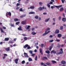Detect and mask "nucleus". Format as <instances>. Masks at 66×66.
Wrapping results in <instances>:
<instances>
[{
	"label": "nucleus",
	"mask_w": 66,
	"mask_h": 66,
	"mask_svg": "<svg viewBox=\"0 0 66 66\" xmlns=\"http://www.w3.org/2000/svg\"><path fill=\"white\" fill-rule=\"evenodd\" d=\"M28 46H29V45H28V44H26L23 46V48H26L27 47V49H30V47Z\"/></svg>",
	"instance_id": "nucleus-1"
},
{
	"label": "nucleus",
	"mask_w": 66,
	"mask_h": 66,
	"mask_svg": "<svg viewBox=\"0 0 66 66\" xmlns=\"http://www.w3.org/2000/svg\"><path fill=\"white\" fill-rule=\"evenodd\" d=\"M47 31H45V33L43 34V36H45V35H47V34H48V33H49L50 32V31L49 30V31H48L47 32Z\"/></svg>",
	"instance_id": "nucleus-2"
},
{
	"label": "nucleus",
	"mask_w": 66,
	"mask_h": 66,
	"mask_svg": "<svg viewBox=\"0 0 66 66\" xmlns=\"http://www.w3.org/2000/svg\"><path fill=\"white\" fill-rule=\"evenodd\" d=\"M38 9L39 11H41L43 10V9H45V7H43L42 8L40 7L38 8Z\"/></svg>",
	"instance_id": "nucleus-3"
},
{
	"label": "nucleus",
	"mask_w": 66,
	"mask_h": 66,
	"mask_svg": "<svg viewBox=\"0 0 66 66\" xmlns=\"http://www.w3.org/2000/svg\"><path fill=\"white\" fill-rule=\"evenodd\" d=\"M12 14H11V13L10 12H7V13H6V16H7L8 15H9L10 16H11V15Z\"/></svg>",
	"instance_id": "nucleus-4"
},
{
	"label": "nucleus",
	"mask_w": 66,
	"mask_h": 66,
	"mask_svg": "<svg viewBox=\"0 0 66 66\" xmlns=\"http://www.w3.org/2000/svg\"><path fill=\"white\" fill-rule=\"evenodd\" d=\"M5 50L6 51H10V47H9L7 48H5Z\"/></svg>",
	"instance_id": "nucleus-5"
},
{
	"label": "nucleus",
	"mask_w": 66,
	"mask_h": 66,
	"mask_svg": "<svg viewBox=\"0 0 66 66\" xmlns=\"http://www.w3.org/2000/svg\"><path fill=\"white\" fill-rule=\"evenodd\" d=\"M26 22L27 20H25V21H22L21 22V23L22 24H26Z\"/></svg>",
	"instance_id": "nucleus-6"
},
{
	"label": "nucleus",
	"mask_w": 66,
	"mask_h": 66,
	"mask_svg": "<svg viewBox=\"0 0 66 66\" xmlns=\"http://www.w3.org/2000/svg\"><path fill=\"white\" fill-rule=\"evenodd\" d=\"M24 54L25 57H29V56H28V54L27 53H24Z\"/></svg>",
	"instance_id": "nucleus-7"
},
{
	"label": "nucleus",
	"mask_w": 66,
	"mask_h": 66,
	"mask_svg": "<svg viewBox=\"0 0 66 66\" xmlns=\"http://www.w3.org/2000/svg\"><path fill=\"white\" fill-rule=\"evenodd\" d=\"M60 51H60L59 53H60V54H63V49L62 48H61L60 49Z\"/></svg>",
	"instance_id": "nucleus-8"
},
{
	"label": "nucleus",
	"mask_w": 66,
	"mask_h": 66,
	"mask_svg": "<svg viewBox=\"0 0 66 66\" xmlns=\"http://www.w3.org/2000/svg\"><path fill=\"white\" fill-rule=\"evenodd\" d=\"M55 6L58 9H59V7H61L62 6V5H60L59 6Z\"/></svg>",
	"instance_id": "nucleus-9"
},
{
	"label": "nucleus",
	"mask_w": 66,
	"mask_h": 66,
	"mask_svg": "<svg viewBox=\"0 0 66 66\" xmlns=\"http://www.w3.org/2000/svg\"><path fill=\"white\" fill-rule=\"evenodd\" d=\"M45 64L47 65H49V66H51V64L50 62H47L45 63Z\"/></svg>",
	"instance_id": "nucleus-10"
},
{
	"label": "nucleus",
	"mask_w": 66,
	"mask_h": 66,
	"mask_svg": "<svg viewBox=\"0 0 66 66\" xmlns=\"http://www.w3.org/2000/svg\"><path fill=\"white\" fill-rule=\"evenodd\" d=\"M15 63L16 64H18V59H16L15 60Z\"/></svg>",
	"instance_id": "nucleus-11"
},
{
	"label": "nucleus",
	"mask_w": 66,
	"mask_h": 66,
	"mask_svg": "<svg viewBox=\"0 0 66 66\" xmlns=\"http://www.w3.org/2000/svg\"><path fill=\"white\" fill-rule=\"evenodd\" d=\"M59 32L60 31L58 29H56L55 31V33L56 34H58V33H59Z\"/></svg>",
	"instance_id": "nucleus-12"
},
{
	"label": "nucleus",
	"mask_w": 66,
	"mask_h": 66,
	"mask_svg": "<svg viewBox=\"0 0 66 66\" xmlns=\"http://www.w3.org/2000/svg\"><path fill=\"white\" fill-rule=\"evenodd\" d=\"M56 51H55L54 50H52L51 52V53H54V54H55V53H56Z\"/></svg>",
	"instance_id": "nucleus-13"
},
{
	"label": "nucleus",
	"mask_w": 66,
	"mask_h": 66,
	"mask_svg": "<svg viewBox=\"0 0 66 66\" xmlns=\"http://www.w3.org/2000/svg\"><path fill=\"white\" fill-rule=\"evenodd\" d=\"M39 51H40V53H41V54L42 55L43 53V50H42V49L40 48L39 49Z\"/></svg>",
	"instance_id": "nucleus-14"
},
{
	"label": "nucleus",
	"mask_w": 66,
	"mask_h": 66,
	"mask_svg": "<svg viewBox=\"0 0 66 66\" xmlns=\"http://www.w3.org/2000/svg\"><path fill=\"white\" fill-rule=\"evenodd\" d=\"M26 16V15L25 14L22 15L20 16V18H23V17H25Z\"/></svg>",
	"instance_id": "nucleus-15"
},
{
	"label": "nucleus",
	"mask_w": 66,
	"mask_h": 66,
	"mask_svg": "<svg viewBox=\"0 0 66 66\" xmlns=\"http://www.w3.org/2000/svg\"><path fill=\"white\" fill-rule=\"evenodd\" d=\"M10 38H5V41H8L9 40Z\"/></svg>",
	"instance_id": "nucleus-16"
},
{
	"label": "nucleus",
	"mask_w": 66,
	"mask_h": 66,
	"mask_svg": "<svg viewBox=\"0 0 66 66\" xmlns=\"http://www.w3.org/2000/svg\"><path fill=\"white\" fill-rule=\"evenodd\" d=\"M18 30H20V31H22V30L21 29V26H20L18 28Z\"/></svg>",
	"instance_id": "nucleus-17"
},
{
	"label": "nucleus",
	"mask_w": 66,
	"mask_h": 66,
	"mask_svg": "<svg viewBox=\"0 0 66 66\" xmlns=\"http://www.w3.org/2000/svg\"><path fill=\"white\" fill-rule=\"evenodd\" d=\"M62 20L63 22H65V21H66V19L65 18H63L62 19Z\"/></svg>",
	"instance_id": "nucleus-18"
},
{
	"label": "nucleus",
	"mask_w": 66,
	"mask_h": 66,
	"mask_svg": "<svg viewBox=\"0 0 66 66\" xmlns=\"http://www.w3.org/2000/svg\"><path fill=\"white\" fill-rule=\"evenodd\" d=\"M61 63L62 64H66V62L64 61H62Z\"/></svg>",
	"instance_id": "nucleus-19"
},
{
	"label": "nucleus",
	"mask_w": 66,
	"mask_h": 66,
	"mask_svg": "<svg viewBox=\"0 0 66 66\" xmlns=\"http://www.w3.org/2000/svg\"><path fill=\"white\" fill-rule=\"evenodd\" d=\"M34 8H35V7L34 6H31L30 7V9H34Z\"/></svg>",
	"instance_id": "nucleus-20"
},
{
	"label": "nucleus",
	"mask_w": 66,
	"mask_h": 66,
	"mask_svg": "<svg viewBox=\"0 0 66 66\" xmlns=\"http://www.w3.org/2000/svg\"><path fill=\"white\" fill-rule=\"evenodd\" d=\"M61 36H62V35L61 34H59L57 35V37H59V38H60Z\"/></svg>",
	"instance_id": "nucleus-21"
},
{
	"label": "nucleus",
	"mask_w": 66,
	"mask_h": 66,
	"mask_svg": "<svg viewBox=\"0 0 66 66\" xmlns=\"http://www.w3.org/2000/svg\"><path fill=\"white\" fill-rule=\"evenodd\" d=\"M64 10V9L63 7H61L60 8V12H62Z\"/></svg>",
	"instance_id": "nucleus-22"
},
{
	"label": "nucleus",
	"mask_w": 66,
	"mask_h": 66,
	"mask_svg": "<svg viewBox=\"0 0 66 66\" xmlns=\"http://www.w3.org/2000/svg\"><path fill=\"white\" fill-rule=\"evenodd\" d=\"M0 30L1 31V32H2V33H4V31H3V29L1 28H0Z\"/></svg>",
	"instance_id": "nucleus-23"
},
{
	"label": "nucleus",
	"mask_w": 66,
	"mask_h": 66,
	"mask_svg": "<svg viewBox=\"0 0 66 66\" xmlns=\"http://www.w3.org/2000/svg\"><path fill=\"white\" fill-rule=\"evenodd\" d=\"M52 64H54V63H56V62L54 60H52Z\"/></svg>",
	"instance_id": "nucleus-24"
},
{
	"label": "nucleus",
	"mask_w": 66,
	"mask_h": 66,
	"mask_svg": "<svg viewBox=\"0 0 66 66\" xmlns=\"http://www.w3.org/2000/svg\"><path fill=\"white\" fill-rule=\"evenodd\" d=\"M33 35H35L36 34V33H35L34 32V31L32 32L31 33Z\"/></svg>",
	"instance_id": "nucleus-25"
},
{
	"label": "nucleus",
	"mask_w": 66,
	"mask_h": 66,
	"mask_svg": "<svg viewBox=\"0 0 66 66\" xmlns=\"http://www.w3.org/2000/svg\"><path fill=\"white\" fill-rule=\"evenodd\" d=\"M53 47V46H51L49 48V50L50 51H51V49H52Z\"/></svg>",
	"instance_id": "nucleus-26"
},
{
	"label": "nucleus",
	"mask_w": 66,
	"mask_h": 66,
	"mask_svg": "<svg viewBox=\"0 0 66 66\" xmlns=\"http://www.w3.org/2000/svg\"><path fill=\"white\" fill-rule=\"evenodd\" d=\"M35 14V12H31L29 13V14Z\"/></svg>",
	"instance_id": "nucleus-27"
},
{
	"label": "nucleus",
	"mask_w": 66,
	"mask_h": 66,
	"mask_svg": "<svg viewBox=\"0 0 66 66\" xmlns=\"http://www.w3.org/2000/svg\"><path fill=\"white\" fill-rule=\"evenodd\" d=\"M46 53H48V54H49V53H50V51L48 50H47L46 51Z\"/></svg>",
	"instance_id": "nucleus-28"
},
{
	"label": "nucleus",
	"mask_w": 66,
	"mask_h": 66,
	"mask_svg": "<svg viewBox=\"0 0 66 66\" xmlns=\"http://www.w3.org/2000/svg\"><path fill=\"white\" fill-rule=\"evenodd\" d=\"M50 18H48L47 19H46L45 21V22H48L49 20H50Z\"/></svg>",
	"instance_id": "nucleus-29"
},
{
	"label": "nucleus",
	"mask_w": 66,
	"mask_h": 66,
	"mask_svg": "<svg viewBox=\"0 0 66 66\" xmlns=\"http://www.w3.org/2000/svg\"><path fill=\"white\" fill-rule=\"evenodd\" d=\"M14 20L15 21H18V19L16 18H15L14 19Z\"/></svg>",
	"instance_id": "nucleus-30"
},
{
	"label": "nucleus",
	"mask_w": 66,
	"mask_h": 66,
	"mask_svg": "<svg viewBox=\"0 0 66 66\" xmlns=\"http://www.w3.org/2000/svg\"><path fill=\"white\" fill-rule=\"evenodd\" d=\"M21 63L22 64H24L25 63V61L24 60H23L21 62Z\"/></svg>",
	"instance_id": "nucleus-31"
},
{
	"label": "nucleus",
	"mask_w": 66,
	"mask_h": 66,
	"mask_svg": "<svg viewBox=\"0 0 66 66\" xmlns=\"http://www.w3.org/2000/svg\"><path fill=\"white\" fill-rule=\"evenodd\" d=\"M29 61H32V59L30 58L28 59Z\"/></svg>",
	"instance_id": "nucleus-32"
},
{
	"label": "nucleus",
	"mask_w": 66,
	"mask_h": 66,
	"mask_svg": "<svg viewBox=\"0 0 66 66\" xmlns=\"http://www.w3.org/2000/svg\"><path fill=\"white\" fill-rule=\"evenodd\" d=\"M19 11L20 12H23V10H22V8H21L19 9Z\"/></svg>",
	"instance_id": "nucleus-33"
},
{
	"label": "nucleus",
	"mask_w": 66,
	"mask_h": 66,
	"mask_svg": "<svg viewBox=\"0 0 66 66\" xmlns=\"http://www.w3.org/2000/svg\"><path fill=\"white\" fill-rule=\"evenodd\" d=\"M44 44H41L40 45V47L42 48H43V47H44Z\"/></svg>",
	"instance_id": "nucleus-34"
},
{
	"label": "nucleus",
	"mask_w": 66,
	"mask_h": 66,
	"mask_svg": "<svg viewBox=\"0 0 66 66\" xmlns=\"http://www.w3.org/2000/svg\"><path fill=\"white\" fill-rule=\"evenodd\" d=\"M53 41H54V40H53V39H52L50 40L49 42L50 43H52V42H53Z\"/></svg>",
	"instance_id": "nucleus-35"
},
{
	"label": "nucleus",
	"mask_w": 66,
	"mask_h": 66,
	"mask_svg": "<svg viewBox=\"0 0 66 66\" xmlns=\"http://www.w3.org/2000/svg\"><path fill=\"white\" fill-rule=\"evenodd\" d=\"M35 19H38V17L37 16H35Z\"/></svg>",
	"instance_id": "nucleus-36"
},
{
	"label": "nucleus",
	"mask_w": 66,
	"mask_h": 66,
	"mask_svg": "<svg viewBox=\"0 0 66 66\" xmlns=\"http://www.w3.org/2000/svg\"><path fill=\"white\" fill-rule=\"evenodd\" d=\"M35 61H37V56H36L35 57Z\"/></svg>",
	"instance_id": "nucleus-37"
},
{
	"label": "nucleus",
	"mask_w": 66,
	"mask_h": 66,
	"mask_svg": "<svg viewBox=\"0 0 66 66\" xmlns=\"http://www.w3.org/2000/svg\"><path fill=\"white\" fill-rule=\"evenodd\" d=\"M61 1L63 3H64L65 1V0H61Z\"/></svg>",
	"instance_id": "nucleus-38"
},
{
	"label": "nucleus",
	"mask_w": 66,
	"mask_h": 66,
	"mask_svg": "<svg viewBox=\"0 0 66 66\" xmlns=\"http://www.w3.org/2000/svg\"><path fill=\"white\" fill-rule=\"evenodd\" d=\"M63 26H61L60 27V30H63Z\"/></svg>",
	"instance_id": "nucleus-39"
},
{
	"label": "nucleus",
	"mask_w": 66,
	"mask_h": 66,
	"mask_svg": "<svg viewBox=\"0 0 66 66\" xmlns=\"http://www.w3.org/2000/svg\"><path fill=\"white\" fill-rule=\"evenodd\" d=\"M19 23H20V22H16V24H17V25L19 24Z\"/></svg>",
	"instance_id": "nucleus-40"
},
{
	"label": "nucleus",
	"mask_w": 66,
	"mask_h": 66,
	"mask_svg": "<svg viewBox=\"0 0 66 66\" xmlns=\"http://www.w3.org/2000/svg\"><path fill=\"white\" fill-rule=\"evenodd\" d=\"M30 27L31 26H28V27L27 28V29H29L30 28Z\"/></svg>",
	"instance_id": "nucleus-41"
},
{
	"label": "nucleus",
	"mask_w": 66,
	"mask_h": 66,
	"mask_svg": "<svg viewBox=\"0 0 66 66\" xmlns=\"http://www.w3.org/2000/svg\"><path fill=\"white\" fill-rule=\"evenodd\" d=\"M24 39L25 40H27V37H24Z\"/></svg>",
	"instance_id": "nucleus-42"
},
{
	"label": "nucleus",
	"mask_w": 66,
	"mask_h": 66,
	"mask_svg": "<svg viewBox=\"0 0 66 66\" xmlns=\"http://www.w3.org/2000/svg\"><path fill=\"white\" fill-rule=\"evenodd\" d=\"M29 53H30V54H32L33 53L32 52V51H29Z\"/></svg>",
	"instance_id": "nucleus-43"
},
{
	"label": "nucleus",
	"mask_w": 66,
	"mask_h": 66,
	"mask_svg": "<svg viewBox=\"0 0 66 66\" xmlns=\"http://www.w3.org/2000/svg\"><path fill=\"white\" fill-rule=\"evenodd\" d=\"M35 54H33L31 55V56H33V57H34V56H35Z\"/></svg>",
	"instance_id": "nucleus-44"
},
{
	"label": "nucleus",
	"mask_w": 66,
	"mask_h": 66,
	"mask_svg": "<svg viewBox=\"0 0 66 66\" xmlns=\"http://www.w3.org/2000/svg\"><path fill=\"white\" fill-rule=\"evenodd\" d=\"M22 35L23 36H27V35L25 34H22Z\"/></svg>",
	"instance_id": "nucleus-45"
},
{
	"label": "nucleus",
	"mask_w": 66,
	"mask_h": 66,
	"mask_svg": "<svg viewBox=\"0 0 66 66\" xmlns=\"http://www.w3.org/2000/svg\"><path fill=\"white\" fill-rule=\"evenodd\" d=\"M4 56H7V54H4Z\"/></svg>",
	"instance_id": "nucleus-46"
},
{
	"label": "nucleus",
	"mask_w": 66,
	"mask_h": 66,
	"mask_svg": "<svg viewBox=\"0 0 66 66\" xmlns=\"http://www.w3.org/2000/svg\"><path fill=\"white\" fill-rule=\"evenodd\" d=\"M61 19V16H59L58 18V19L59 20H60Z\"/></svg>",
	"instance_id": "nucleus-47"
},
{
	"label": "nucleus",
	"mask_w": 66,
	"mask_h": 66,
	"mask_svg": "<svg viewBox=\"0 0 66 66\" xmlns=\"http://www.w3.org/2000/svg\"><path fill=\"white\" fill-rule=\"evenodd\" d=\"M56 42H59L60 41V40L59 39H56Z\"/></svg>",
	"instance_id": "nucleus-48"
},
{
	"label": "nucleus",
	"mask_w": 66,
	"mask_h": 66,
	"mask_svg": "<svg viewBox=\"0 0 66 66\" xmlns=\"http://www.w3.org/2000/svg\"><path fill=\"white\" fill-rule=\"evenodd\" d=\"M50 30V29L49 28H47V29H46V31H48L49 30Z\"/></svg>",
	"instance_id": "nucleus-49"
},
{
	"label": "nucleus",
	"mask_w": 66,
	"mask_h": 66,
	"mask_svg": "<svg viewBox=\"0 0 66 66\" xmlns=\"http://www.w3.org/2000/svg\"><path fill=\"white\" fill-rule=\"evenodd\" d=\"M19 9V7H17L15 9L16 10H18Z\"/></svg>",
	"instance_id": "nucleus-50"
},
{
	"label": "nucleus",
	"mask_w": 66,
	"mask_h": 66,
	"mask_svg": "<svg viewBox=\"0 0 66 66\" xmlns=\"http://www.w3.org/2000/svg\"><path fill=\"white\" fill-rule=\"evenodd\" d=\"M47 57H48V58H50V55L48 54L47 55Z\"/></svg>",
	"instance_id": "nucleus-51"
},
{
	"label": "nucleus",
	"mask_w": 66,
	"mask_h": 66,
	"mask_svg": "<svg viewBox=\"0 0 66 66\" xmlns=\"http://www.w3.org/2000/svg\"><path fill=\"white\" fill-rule=\"evenodd\" d=\"M20 5V4L18 3L16 4V6H19Z\"/></svg>",
	"instance_id": "nucleus-52"
},
{
	"label": "nucleus",
	"mask_w": 66,
	"mask_h": 66,
	"mask_svg": "<svg viewBox=\"0 0 66 66\" xmlns=\"http://www.w3.org/2000/svg\"><path fill=\"white\" fill-rule=\"evenodd\" d=\"M3 28L4 29V30H5L6 29V27H4V26H3Z\"/></svg>",
	"instance_id": "nucleus-53"
},
{
	"label": "nucleus",
	"mask_w": 66,
	"mask_h": 66,
	"mask_svg": "<svg viewBox=\"0 0 66 66\" xmlns=\"http://www.w3.org/2000/svg\"><path fill=\"white\" fill-rule=\"evenodd\" d=\"M39 5H42V4H43V3L41 2H39Z\"/></svg>",
	"instance_id": "nucleus-54"
},
{
	"label": "nucleus",
	"mask_w": 66,
	"mask_h": 66,
	"mask_svg": "<svg viewBox=\"0 0 66 66\" xmlns=\"http://www.w3.org/2000/svg\"><path fill=\"white\" fill-rule=\"evenodd\" d=\"M53 3V2H50V3H49V4H52Z\"/></svg>",
	"instance_id": "nucleus-55"
},
{
	"label": "nucleus",
	"mask_w": 66,
	"mask_h": 66,
	"mask_svg": "<svg viewBox=\"0 0 66 66\" xmlns=\"http://www.w3.org/2000/svg\"><path fill=\"white\" fill-rule=\"evenodd\" d=\"M47 6L48 7H50V5L49 4H47Z\"/></svg>",
	"instance_id": "nucleus-56"
},
{
	"label": "nucleus",
	"mask_w": 66,
	"mask_h": 66,
	"mask_svg": "<svg viewBox=\"0 0 66 66\" xmlns=\"http://www.w3.org/2000/svg\"><path fill=\"white\" fill-rule=\"evenodd\" d=\"M62 39H65V38H66V36L64 37H62Z\"/></svg>",
	"instance_id": "nucleus-57"
},
{
	"label": "nucleus",
	"mask_w": 66,
	"mask_h": 66,
	"mask_svg": "<svg viewBox=\"0 0 66 66\" xmlns=\"http://www.w3.org/2000/svg\"><path fill=\"white\" fill-rule=\"evenodd\" d=\"M41 65H45V64L43 63V62H41Z\"/></svg>",
	"instance_id": "nucleus-58"
},
{
	"label": "nucleus",
	"mask_w": 66,
	"mask_h": 66,
	"mask_svg": "<svg viewBox=\"0 0 66 66\" xmlns=\"http://www.w3.org/2000/svg\"><path fill=\"white\" fill-rule=\"evenodd\" d=\"M43 15H47V13L46 12H44L43 13Z\"/></svg>",
	"instance_id": "nucleus-59"
},
{
	"label": "nucleus",
	"mask_w": 66,
	"mask_h": 66,
	"mask_svg": "<svg viewBox=\"0 0 66 66\" xmlns=\"http://www.w3.org/2000/svg\"><path fill=\"white\" fill-rule=\"evenodd\" d=\"M9 43H11L12 44V43H14V42H13L12 41H10L9 42Z\"/></svg>",
	"instance_id": "nucleus-60"
},
{
	"label": "nucleus",
	"mask_w": 66,
	"mask_h": 66,
	"mask_svg": "<svg viewBox=\"0 0 66 66\" xmlns=\"http://www.w3.org/2000/svg\"><path fill=\"white\" fill-rule=\"evenodd\" d=\"M16 39H17V38H14L13 39L14 41H15V42H16Z\"/></svg>",
	"instance_id": "nucleus-61"
},
{
	"label": "nucleus",
	"mask_w": 66,
	"mask_h": 66,
	"mask_svg": "<svg viewBox=\"0 0 66 66\" xmlns=\"http://www.w3.org/2000/svg\"><path fill=\"white\" fill-rule=\"evenodd\" d=\"M44 57V58L45 59V60H47V58L46 57Z\"/></svg>",
	"instance_id": "nucleus-62"
},
{
	"label": "nucleus",
	"mask_w": 66,
	"mask_h": 66,
	"mask_svg": "<svg viewBox=\"0 0 66 66\" xmlns=\"http://www.w3.org/2000/svg\"><path fill=\"white\" fill-rule=\"evenodd\" d=\"M11 27H14V24H11Z\"/></svg>",
	"instance_id": "nucleus-63"
},
{
	"label": "nucleus",
	"mask_w": 66,
	"mask_h": 66,
	"mask_svg": "<svg viewBox=\"0 0 66 66\" xmlns=\"http://www.w3.org/2000/svg\"><path fill=\"white\" fill-rule=\"evenodd\" d=\"M63 15L64 17H65V14L64 13H63Z\"/></svg>",
	"instance_id": "nucleus-64"
}]
</instances>
